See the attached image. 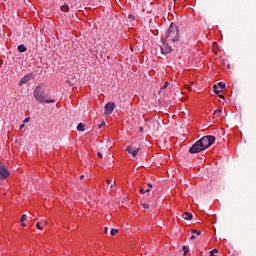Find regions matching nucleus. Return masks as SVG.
<instances>
[{
	"instance_id": "1",
	"label": "nucleus",
	"mask_w": 256,
	"mask_h": 256,
	"mask_svg": "<svg viewBox=\"0 0 256 256\" xmlns=\"http://www.w3.org/2000/svg\"><path fill=\"white\" fill-rule=\"evenodd\" d=\"M34 98L39 103H55L54 99H47L45 95V90L43 89V86L38 85L34 90Z\"/></svg>"
},
{
	"instance_id": "2",
	"label": "nucleus",
	"mask_w": 256,
	"mask_h": 256,
	"mask_svg": "<svg viewBox=\"0 0 256 256\" xmlns=\"http://www.w3.org/2000/svg\"><path fill=\"white\" fill-rule=\"evenodd\" d=\"M178 39H179V29L177 28L176 25L171 24L166 33L165 40L168 43H175L176 41H178Z\"/></svg>"
},
{
	"instance_id": "3",
	"label": "nucleus",
	"mask_w": 256,
	"mask_h": 256,
	"mask_svg": "<svg viewBox=\"0 0 256 256\" xmlns=\"http://www.w3.org/2000/svg\"><path fill=\"white\" fill-rule=\"evenodd\" d=\"M202 147L205 149H209L213 143H215V136H204L200 140Z\"/></svg>"
},
{
	"instance_id": "4",
	"label": "nucleus",
	"mask_w": 256,
	"mask_h": 256,
	"mask_svg": "<svg viewBox=\"0 0 256 256\" xmlns=\"http://www.w3.org/2000/svg\"><path fill=\"white\" fill-rule=\"evenodd\" d=\"M201 151H205L203 148V145L201 144V142L198 140L197 142H195L192 147H190L189 149V153L195 154V153H201Z\"/></svg>"
},
{
	"instance_id": "5",
	"label": "nucleus",
	"mask_w": 256,
	"mask_h": 256,
	"mask_svg": "<svg viewBox=\"0 0 256 256\" xmlns=\"http://www.w3.org/2000/svg\"><path fill=\"white\" fill-rule=\"evenodd\" d=\"M9 169L7 168V165H5L4 162L0 161V179H7L9 177Z\"/></svg>"
},
{
	"instance_id": "6",
	"label": "nucleus",
	"mask_w": 256,
	"mask_h": 256,
	"mask_svg": "<svg viewBox=\"0 0 256 256\" xmlns=\"http://www.w3.org/2000/svg\"><path fill=\"white\" fill-rule=\"evenodd\" d=\"M115 110V103L109 102L105 105V113L106 115H111Z\"/></svg>"
},
{
	"instance_id": "7",
	"label": "nucleus",
	"mask_w": 256,
	"mask_h": 256,
	"mask_svg": "<svg viewBox=\"0 0 256 256\" xmlns=\"http://www.w3.org/2000/svg\"><path fill=\"white\" fill-rule=\"evenodd\" d=\"M33 79V74H27L25 75L18 83L19 87H22V85H25L26 83H29L30 80Z\"/></svg>"
},
{
	"instance_id": "8",
	"label": "nucleus",
	"mask_w": 256,
	"mask_h": 256,
	"mask_svg": "<svg viewBox=\"0 0 256 256\" xmlns=\"http://www.w3.org/2000/svg\"><path fill=\"white\" fill-rule=\"evenodd\" d=\"M161 51L164 55H169V53H171L173 49L171 48V46L163 45V47L161 48Z\"/></svg>"
},
{
	"instance_id": "9",
	"label": "nucleus",
	"mask_w": 256,
	"mask_h": 256,
	"mask_svg": "<svg viewBox=\"0 0 256 256\" xmlns=\"http://www.w3.org/2000/svg\"><path fill=\"white\" fill-rule=\"evenodd\" d=\"M184 219H186L187 221H191V219H193V214L189 212H184Z\"/></svg>"
},
{
	"instance_id": "10",
	"label": "nucleus",
	"mask_w": 256,
	"mask_h": 256,
	"mask_svg": "<svg viewBox=\"0 0 256 256\" xmlns=\"http://www.w3.org/2000/svg\"><path fill=\"white\" fill-rule=\"evenodd\" d=\"M18 51L19 53H25V51H27V48L25 47V45H19Z\"/></svg>"
},
{
	"instance_id": "11",
	"label": "nucleus",
	"mask_w": 256,
	"mask_h": 256,
	"mask_svg": "<svg viewBox=\"0 0 256 256\" xmlns=\"http://www.w3.org/2000/svg\"><path fill=\"white\" fill-rule=\"evenodd\" d=\"M213 90H214V93H216V95H219V93H221L223 91L217 85L213 86Z\"/></svg>"
},
{
	"instance_id": "12",
	"label": "nucleus",
	"mask_w": 256,
	"mask_h": 256,
	"mask_svg": "<svg viewBox=\"0 0 256 256\" xmlns=\"http://www.w3.org/2000/svg\"><path fill=\"white\" fill-rule=\"evenodd\" d=\"M107 185H110V189H113L115 187V182L111 179H107L106 181Z\"/></svg>"
},
{
	"instance_id": "13",
	"label": "nucleus",
	"mask_w": 256,
	"mask_h": 256,
	"mask_svg": "<svg viewBox=\"0 0 256 256\" xmlns=\"http://www.w3.org/2000/svg\"><path fill=\"white\" fill-rule=\"evenodd\" d=\"M77 131H85V124L79 123L77 126Z\"/></svg>"
},
{
	"instance_id": "14",
	"label": "nucleus",
	"mask_w": 256,
	"mask_h": 256,
	"mask_svg": "<svg viewBox=\"0 0 256 256\" xmlns=\"http://www.w3.org/2000/svg\"><path fill=\"white\" fill-rule=\"evenodd\" d=\"M61 11H63V13H67V11H69V6L67 4L61 6Z\"/></svg>"
},
{
	"instance_id": "15",
	"label": "nucleus",
	"mask_w": 256,
	"mask_h": 256,
	"mask_svg": "<svg viewBox=\"0 0 256 256\" xmlns=\"http://www.w3.org/2000/svg\"><path fill=\"white\" fill-rule=\"evenodd\" d=\"M191 85H195V82H190V84H186L185 85V89H187L188 91H193V89L191 88Z\"/></svg>"
},
{
	"instance_id": "16",
	"label": "nucleus",
	"mask_w": 256,
	"mask_h": 256,
	"mask_svg": "<svg viewBox=\"0 0 256 256\" xmlns=\"http://www.w3.org/2000/svg\"><path fill=\"white\" fill-rule=\"evenodd\" d=\"M36 228L39 229V231H43V224H42V222H38L36 224Z\"/></svg>"
},
{
	"instance_id": "17",
	"label": "nucleus",
	"mask_w": 256,
	"mask_h": 256,
	"mask_svg": "<svg viewBox=\"0 0 256 256\" xmlns=\"http://www.w3.org/2000/svg\"><path fill=\"white\" fill-rule=\"evenodd\" d=\"M140 193L142 194V195H145V193H149V188H141L140 189Z\"/></svg>"
},
{
	"instance_id": "18",
	"label": "nucleus",
	"mask_w": 256,
	"mask_h": 256,
	"mask_svg": "<svg viewBox=\"0 0 256 256\" xmlns=\"http://www.w3.org/2000/svg\"><path fill=\"white\" fill-rule=\"evenodd\" d=\"M138 154H139V148L132 151V157H137Z\"/></svg>"
},
{
	"instance_id": "19",
	"label": "nucleus",
	"mask_w": 256,
	"mask_h": 256,
	"mask_svg": "<svg viewBox=\"0 0 256 256\" xmlns=\"http://www.w3.org/2000/svg\"><path fill=\"white\" fill-rule=\"evenodd\" d=\"M118 233H119L118 229H112L111 232H110V235L115 236Z\"/></svg>"
},
{
	"instance_id": "20",
	"label": "nucleus",
	"mask_w": 256,
	"mask_h": 256,
	"mask_svg": "<svg viewBox=\"0 0 256 256\" xmlns=\"http://www.w3.org/2000/svg\"><path fill=\"white\" fill-rule=\"evenodd\" d=\"M218 87H219L220 90L223 91V89H225V84L223 82H219Z\"/></svg>"
},
{
	"instance_id": "21",
	"label": "nucleus",
	"mask_w": 256,
	"mask_h": 256,
	"mask_svg": "<svg viewBox=\"0 0 256 256\" xmlns=\"http://www.w3.org/2000/svg\"><path fill=\"white\" fill-rule=\"evenodd\" d=\"M126 151H127V153H129L130 155L133 154V148H131V146H127Z\"/></svg>"
},
{
	"instance_id": "22",
	"label": "nucleus",
	"mask_w": 256,
	"mask_h": 256,
	"mask_svg": "<svg viewBox=\"0 0 256 256\" xmlns=\"http://www.w3.org/2000/svg\"><path fill=\"white\" fill-rule=\"evenodd\" d=\"M21 223H24V221H27V215L23 214L20 219Z\"/></svg>"
},
{
	"instance_id": "23",
	"label": "nucleus",
	"mask_w": 256,
	"mask_h": 256,
	"mask_svg": "<svg viewBox=\"0 0 256 256\" xmlns=\"http://www.w3.org/2000/svg\"><path fill=\"white\" fill-rule=\"evenodd\" d=\"M182 250L184 251V255H187V253H189V248H187V246H183Z\"/></svg>"
},
{
	"instance_id": "24",
	"label": "nucleus",
	"mask_w": 256,
	"mask_h": 256,
	"mask_svg": "<svg viewBox=\"0 0 256 256\" xmlns=\"http://www.w3.org/2000/svg\"><path fill=\"white\" fill-rule=\"evenodd\" d=\"M193 235H201V231L199 230H192Z\"/></svg>"
},
{
	"instance_id": "25",
	"label": "nucleus",
	"mask_w": 256,
	"mask_h": 256,
	"mask_svg": "<svg viewBox=\"0 0 256 256\" xmlns=\"http://www.w3.org/2000/svg\"><path fill=\"white\" fill-rule=\"evenodd\" d=\"M41 223H42V227L49 225V222H47V220H42Z\"/></svg>"
},
{
	"instance_id": "26",
	"label": "nucleus",
	"mask_w": 256,
	"mask_h": 256,
	"mask_svg": "<svg viewBox=\"0 0 256 256\" xmlns=\"http://www.w3.org/2000/svg\"><path fill=\"white\" fill-rule=\"evenodd\" d=\"M30 121H31V118L28 117V118H25V119L23 120V123H29Z\"/></svg>"
},
{
	"instance_id": "27",
	"label": "nucleus",
	"mask_w": 256,
	"mask_h": 256,
	"mask_svg": "<svg viewBox=\"0 0 256 256\" xmlns=\"http://www.w3.org/2000/svg\"><path fill=\"white\" fill-rule=\"evenodd\" d=\"M128 19H131V21H135V17L132 14L128 16Z\"/></svg>"
},
{
	"instance_id": "28",
	"label": "nucleus",
	"mask_w": 256,
	"mask_h": 256,
	"mask_svg": "<svg viewBox=\"0 0 256 256\" xmlns=\"http://www.w3.org/2000/svg\"><path fill=\"white\" fill-rule=\"evenodd\" d=\"M143 209H149V204H141Z\"/></svg>"
},
{
	"instance_id": "29",
	"label": "nucleus",
	"mask_w": 256,
	"mask_h": 256,
	"mask_svg": "<svg viewBox=\"0 0 256 256\" xmlns=\"http://www.w3.org/2000/svg\"><path fill=\"white\" fill-rule=\"evenodd\" d=\"M166 87H169V82L164 83L163 89H166Z\"/></svg>"
},
{
	"instance_id": "30",
	"label": "nucleus",
	"mask_w": 256,
	"mask_h": 256,
	"mask_svg": "<svg viewBox=\"0 0 256 256\" xmlns=\"http://www.w3.org/2000/svg\"><path fill=\"white\" fill-rule=\"evenodd\" d=\"M97 156L101 159L103 157V154H101V152H98Z\"/></svg>"
},
{
	"instance_id": "31",
	"label": "nucleus",
	"mask_w": 256,
	"mask_h": 256,
	"mask_svg": "<svg viewBox=\"0 0 256 256\" xmlns=\"http://www.w3.org/2000/svg\"><path fill=\"white\" fill-rule=\"evenodd\" d=\"M215 113H223V110L217 109V110L215 111Z\"/></svg>"
},
{
	"instance_id": "32",
	"label": "nucleus",
	"mask_w": 256,
	"mask_h": 256,
	"mask_svg": "<svg viewBox=\"0 0 256 256\" xmlns=\"http://www.w3.org/2000/svg\"><path fill=\"white\" fill-rule=\"evenodd\" d=\"M140 133H143V127L139 128Z\"/></svg>"
},
{
	"instance_id": "33",
	"label": "nucleus",
	"mask_w": 256,
	"mask_h": 256,
	"mask_svg": "<svg viewBox=\"0 0 256 256\" xmlns=\"http://www.w3.org/2000/svg\"><path fill=\"white\" fill-rule=\"evenodd\" d=\"M190 239H195V234H193L191 237H190Z\"/></svg>"
},
{
	"instance_id": "34",
	"label": "nucleus",
	"mask_w": 256,
	"mask_h": 256,
	"mask_svg": "<svg viewBox=\"0 0 256 256\" xmlns=\"http://www.w3.org/2000/svg\"><path fill=\"white\" fill-rule=\"evenodd\" d=\"M148 189L150 190L151 189V187H153V185H151V184H148Z\"/></svg>"
},
{
	"instance_id": "35",
	"label": "nucleus",
	"mask_w": 256,
	"mask_h": 256,
	"mask_svg": "<svg viewBox=\"0 0 256 256\" xmlns=\"http://www.w3.org/2000/svg\"><path fill=\"white\" fill-rule=\"evenodd\" d=\"M21 225H22V227H27V225L25 223H23V222H22Z\"/></svg>"
},
{
	"instance_id": "36",
	"label": "nucleus",
	"mask_w": 256,
	"mask_h": 256,
	"mask_svg": "<svg viewBox=\"0 0 256 256\" xmlns=\"http://www.w3.org/2000/svg\"><path fill=\"white\" fill-rule=\"evenodd\" d=\"M23 127H25V124H22V125L20 126V129H23Z\"/></svg>"
},
{
	"instance_id": "37",
	"label": "nucleus",
	"mask_w": 256,
	"mask_h": 256,
	"mask_svg": "<svg viewBox=\"0 0 256 256\" xmlns=\"http://www.w3.org/2000/svg\"><path fill=\"white\" fill-rule=\"evenodd\" d=\"M103 125H105V122H102L101 125H100V127H103Z\"/></svg>"
},
{
	"instance_id": "38",
	"label": "nucleus",
	"mask_w": 256,
	"mask_h": 256,
	"mask_svg": "<svg viewBox=\"0 0 256 256\" xmlns=\"http://www.w3.org/2000/svg\"><path fill=\"white\" fill-rule=\"evenodd\" d=\"M85 176L84 175H82V176H80V179H83Z\"/></svg>"
},
{
	"instance_id": "39",
	"label": "nucleus",
	"mask_w": 256,
	"mask_h": 256,
	"mask_svg": "<svg viewBox=\"0 0 256 256\" xmlns=\"http://www.w3.org/2000/svg\"><path fill=\"white\" fill-rule=\"evenodd\" d=\"M220 98H221V99H224L223 95H220Z\"/></svg>"
},
{
	"instance_id": "40",
	"label": "nucleus",
	"mask_w": 256,
	"mask_h": 256,
	"mask_svg": "<svg viewBox=\"0 0 256 256\" xmlns=\"http://www.w3.org/2000/svg\"><path fill=\"white\" fill-rule=\"evenodd\" d=\"M105 233H107V228H105Z\"/></svg>"
}]
</instances>
